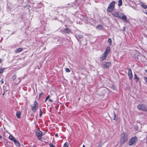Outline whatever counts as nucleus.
I'll list each match as a JSON object with an SVG mask.
<instances>
[{
  "instance_id": "nucleus-1",
  "label": "nucleus",
  "mask_w": 147,
  "mask_h": 147,
  "mask_svg": "<svg viewBox=\"0 0 147 147\" xmlns=\"http://www.w3.org/2000/svg\"><path fill=\"white\" fill-rule=\"evenodd\" d=\"M115 1H112L109 4L107 9L108 12H111L113 11L115 8Z\"/></svg>"
},
{
  "instance_id": "nucleus-2",
  "label": "nucleus",
  "mask_w": 147,
  "mask_h": 147,
  "mask_svg": "<svg viewBox=\"0 0 147 147\" xmlns=\"http://www.w3.org/2000/svg\"><path fill=\"white\" fill-rule=\"evenodd\" d=\"M137 107L139 110L143 111H147V107L144 104L139 105L137 106Z\"/></svg>"
},
{
  "instance_id": "nucleus-3",
  "label": "nucleus",
  "mask_w": 147,
  "mask_h": 147,
  "mask_svg": "<svg viewBox=\"0 0 147 147\" xmlns=\"http://www.w3.org/2000/svg\"><path fill=\"white\" fill-rule=\"evenodd\" d=\"M137 138H130L128 144L130 146L134 144L137 141Z\"/></svg>"
},
{
  "instance_id": "nucleus-4",
  "label": "nucleus",
  "mask_w": 147,
  "mask_h": 147,
  "mask_svg": "<svg viewBox=\"0 0 147 147\" xmlns=\"http://www.w3.org/2000/svg\"><path fill=\"white\" fill-rule=\"evenodd\" d=\"M38 107V104L37 101L35 100L32 106V111L35 112L37 109Z\"/></svg>"
},
{
  "instance_id": "nucleus-5",
  "label": "nucleus",
  "mask_w": 147,
  "mask_h": 147,
  "mask_svg": "<svg viewBox=\"0 0 147 147\" xmlns=\"http://www.w3.org/2000/svg\"><path fill=\"white\" fill-rule=\"evenodd\" d=\"M122 13L119 12L118 11H113L112 13V14L115 17L119 18Z\"/></svg>"
},
{
  "instance_id": "nucleus-6",
  "label": "nucleus",
  "mask_w": 147,
  "mask_h": 147,
  "mask_svg": "<svg viewBox=\"0 0 147 147\" xmlns=\"http://www.w3.org/2000/svg\"><path fill=\"white\" fill-rule=\"evenodd\" d=\"M119 19H121L124 22H128V21L127 19L126 16L123 13H122L120 16V18H119Z\"/></svg>"
},
{
  "instance_id": "nucleus-7",
  "label": "nucleus",
  "mask_w": 147,
  "mask_h": 147,
  "mask_svg": "<svg viewBox=\"0 0 147 147\" xmlns=\"http://www.w3.org/2000/svg\"><path fill=\"white\" fill-rule=\"evenodd\" d=\"M111 65V63L110 62H108L104 63L102 65V67L104 68H106L109 67Z\"/></svg>"
},
{
  "instance_id": "nucleus-8",
  "label": "nucleus",
  "mask_w": 147,
  "mask_h": 147,
  "mask_svg": "<svg viewBox=\"0 0 147 147\" xmlns=\"http://www.w3.org/2000/svg\"><path fill=\"white\" fill-rule=\"evenodd\" d=\"M36 134L38 138H41L42 135V132L39 130L38 129L36 131Z\"/></svg>"
},
{
  "instance_id": "nucleus-9",
  "label": "nucleus",
  "mask_w": 147,
  "mask_h": 147,
  "mask_svg": "<svg viewBox=\"0 0 147 147\" xmlns=\"http://www.w3.org/2000/svg\"><path fill=\"white\" fill-rule=\"evenodd\" d=\"M128 70V74L129 78L130 80H131L133 77L131 70L130 68H129Z\"/></svg>"
},
{
  "instance_id": "nucleus-10",
  "label": "nucleus",
  "mask_w": 147,
  "mask_h": 147,
  "mask_svg": "<svg viewBox=\"0 0 147 147\" xmlns=\"http://www.w3.org/2000/svg\"><path fill=\"white\" fill-rule=\"evenodd\" d=\"M4 137L7 138H14V137L8 132H5L4 134Z\"/></svg>"
},
{
  "instance_id": "nucleus-11",
  "label": "nucleus",
  "mask_w": 147,
  "mask_h": 147,
  "mask_svg": "<svg viewBox=\"0 0 147 147\" xmlns=\"http://www.w3.org/2000/svg\"><path fill=\"white\" fill-rule=\"evenodd\" d=\"M17 146H20V143L18 142V141H17L15 138H9Z\"/></svg>"
},
{
  "instance_id": "nucleus-12",
  "label": "nucleus",
  "mask_w": 147,
  "mask_h": 147,
  "mask_svg": "<svg viewBox=\"0 0 147 147\" xmlns=\"http://www.w3.org/2000/svg\"><path fill=\"white\" fill-rule=\"evenodd\" d=\"M110 51V48L109 46H108L106 48L104 53L107 55L109 53Z\"/></svg>"
},
{
  "instance_id": "nucleus-13",
  "label": "nucleus",
  "mask_w": 147,
  "mask_h": 147,
  "mask_svg": "<svg viewBox=\"0 0 147 147\" xmlns=\"http://www.w3.org/2000/svg\"><path fill=\"white\" fill-rule=\"evenodd\" d=\"M107 55L103 53L102 55V56L100 57V59L102 61H104L107 58Z\"/></svg>"
},
{
  "instance_id": "nucleus-14",
  "label": "nucleus",
  "mask_w": 147,
  "mask_h": 147,
  "mask_svg": "<svg viewBox=\"0 0 147 147\" xmlns=\"http://www.w3.org/2000/svg\"><path fill=\"white\" fill-rule=\"evenodd\" d=\"M140 5L144 8L145 9H147V5L146 4H144L141 1H140Z\"/></svg>"
},
{
  "instance_id": "nucleus-15",
  "label": "nucleus",
  "mask_w": 147,
  "mask_h": 147,
  "mask_svg": "<svg viewBox=\"0 0 147 147\" xmlns=\"http://www.w3.org/2000/svg\"><path fill=\"white\" fill-rule=\"evenodd\" d=\"M22 48H18L15 50V53H19L22 51Z\"/></svg>"
},
{
  "instance_id": "nucleus-16",
  "label": "nucleus",
  "mask_w": 147,
  "mask_h": 147,
  "mask_svg": "<svg viewBox=\"0 0 147 147\" xmlns=\"http://www.w3.org/2000/svg\"><path fill=\"white\" fill-rule=\"evenodd\" d=\"M134 79L136 80L135 82H138L139 80V78L137 77V75L136 74H134Z\"/></svg>"
},
{
  "instance_id": "nucleus-17",
  "label": "nucleus",
  "mask_w": 147,
  "mask_h": 147,
  "mask_svg": "<svg viewBox=\"0 0 147 147\" xmlns=\"http://www.w3.org/2000/svg\"><path fill=\"white\" fill-rule=\"evenodd\" d=\"M96 29L100 30H102L103 28L102 25H98L96 26Z\"/></svg>"
},
{
  "instance_id": "nucleus-18",
  "label": "nucleus",
  "mask_w": 147,
  "mask_h": 147,
  "mask_svg": "<svg viewBox=\"0 0 147 147\" xmlns=\"http://www.w3.org/2000/svg\"><path fill=\"white\" fill-rule=\"evenodd\" d=\"M21 114V113L19 111L17 112L16 113V116L17 117L18 119H20Z\"/></svg>"
},
{
  "instance_id": "nucleus-19",
  "label": "nucleus",
  "mask_w": 147,
  "mask_h": 147,
  "mask_svg": "<svg viewBox=\"0 0 147 147\" xmlns=\"http://www.w3.org/2000/svg\"><path fill=\"white\" fill-rule=\"evenodd\" d=\"M82 38V36L80 34H79L76 36V38L78 40H79V39H80L81 38Z\"/></svg>"
},
{
  "instance_id": "nucleus-20",
  "label": "nucleus",
  "mask_w": 147,
  "mask_h": 147,
  "mask_svg": "<svg viewBox=\"0 0 147 147\" xmlns=\"http://www.w3.org/2000/svg\"><path fill=\"white\" fill-rule=\"evenodd\" d=\"M127 137V135L126 133H124L121 135V138H126Z\"/></svg>"
},
{
  "instance_id": "nucleus-21",
  "label": "nucleus",
  "mask_w": 147,
  "mask_h": 147,
  "mask_svg": "<svg viewBox=\"0 0 147 147\" xmlns=\"http://www.w3.org/2000/svg\"><path fill=\"white\" fill-rule=\"evenodd\" d=\"M118 5L119 7H120L122 5V0H119L118 1Z\"/></svg>"
},
{
  "instance_id": "nucleus-22",
  "label": "nucleus",
  "mask_w": 147,
  "mask_h": 147,
  "mask_svg": "<svg viewBox=\"0 0 147 147\" xmlns=\"http://www.w3.org/2000/svg\"><path fill=\"white\" fill-rule=\"evenodd\" d=\"M64 31L67 33H69L70 31V30L68 28H65L64 29Z\"/></svg>"
},
{
  "instance_id": "nucleus-23",
  "label": "nucleus",
  "mask_w": 147,
  "mask_h": 147,
  "mask_svg": "<svg viewBox=\"0 0 147 147\" xmlns=\"http://www.w3.org/2000/svg\"><path fill=\"white\" fill-rule=\"evenodd\" d=\"M5 70V68H1L0 69V74L3 73Z\"/></svg>"
},
{
  "instance_id": "nucleus-24",
  "label": "nucleus",
  "mask_w": 147,
  "mask_h": 147,
  "mask_svg": "<svg viewBox=\"0 0 147 147\" xmlns=\"http://www.w3.org/2000/svg\"><path fill=\"white\" fill-rule=\"evenodd\" d=\"M108 42L109 43V45H111L112 43L111 40V38H109L108 39Z\"/></svg>"
},
{
  "instance_id": "nucleus-25",
  "label": "nucleus",
  "mask_w": 147,
  "mask_h": 147,
  "mask_svg": "<svg viewBox=\"0 0 147 147\" xmlns=\"http://www.w3.org/2000/svg\"><path fill=\"white\" fill-rule=\"evenodd\" d=\"M68 145H69L68 143L67 142H66L64 144L63 147H68Z\"/></svg>"
},
{
  "instance_id": "nucleus-26",
  "label": "nucleus",
  "mask_w": 147,
  "mask_h": 147,
  "mask_svg": "<svg viewBox=\"0 0 147 147\" xmlns=\"http://www.w3.org/2000/svg\"><path fill=\"white\" fill-rule=\"evenodd\" d=\"M116 114L115 113H114V117H113V119L114 120H115V121H116Z\"/></svg>"
},
{
  "instance_id": "nucleus-27",
  "label": "nucleus",
  "mask_w": 147,
  "mask_h": 147,
  "mask_svg": "<svg viewBox=\"0 0 147 147\" xmlns=\"http://www.w3.org/2000/svg\"><path fill=\"white\" fill-rule=\"evenodd\" d=\"M65 70L67 72H70V69L68 68H65Z\"/></svg>"
},
{
  "instance_id": "nucleus-28",
  "label": "nucleus",
  "mask_w": 147,
  "mask_h": 147,
  "mask_svg": "<svg viewBox=\"0 0 147 147\" xmlns=\"http://www.w3.org/2000/svg\"><path fill=\"white\" fill-rule=\"evenodd\" d=\"M42 110L41 109H40V117H41L42 116Z\"/></svg>"
},
{
  "instance_id": "nucleus-29",
  "label": "nucleus",
  "mask_w": 147,
  "mask_h": 147,
  "mask_svg": "<svg viewBox=\"0 0 147 147\" xmlns=\"http://www.w3.org/2000/svg\"><path fill=\"white\" fill-rule=\"evenodd\" d=\"M16 75H14L12 76V79L13 80H14L15 79H16Z\"/></svg>"
},
{
  "instance_id": "nucleus-30",
  "label": "nucleus",
  "mask_w": 147,
  "mask_h": 147,
  "mask_svg": "<svg viewBox=\"0 0 147 147\" xmlns=\"http://www.w3.org/2000/svg\"><path fill=\"white\" fill-rule=\"evenodd\" d=\"M50 96H47L45 101V102H46L47 100H48Z\"/></svg>"
},
{
  "instance_id": "nucleus-31",
  "label": "nucleus",
  "mask_w": 147,
  "mask_h": 147,
  "mask_svg": "<svg viewBox=\"0 0 147 147\" xmlns=\"http://www.w3.org/2000/svg\"><path fill=\"white\" fill-rule=\"evenodd\" d=\"M144 79L145 82L147 83V77H144Z\"/></svg>"
},
{
  "instance_id": "nucleus-32",
  "label": "nucleus",
  "mask_w": 147,
  "mask_h": 147,
  "mask_svg": "<svg viewBox=\"0 0 147 147\" xmlns=\"http://www.w3.org/2000/svg\"><path fill=\"white\" fill-rule=\"evenodd\" d=\"M44 94V93L43 92H41V94H40L39 96V97L40 98L41 97V96L42 95H43Z\"/></svg>"
},
{
  "instance_id": "nucleus-33",
  "label": "nucleus",
  "mask_w": 147,
  "mask_h": 147,
  "mask_svg": "<svg viewBox=\"0 0 147 147\" xmlns=\"http://www.w3.org/2000/svg\"><path fill=\"white\" fill-rule=\"evenodd\" d=\"M135 129H136V131L138 130V128L137 126H135Z\"/></svg>"
},
{
  "instance_id": "nucleus-34",
  "label": "nucleus",
  "mask_w": 147,
  "mask_h": 147,
  "mask_svg": "<svg viewBox=\"0 0 147 147\" xmlns=\"http://www.w3.org/2000/svg\"><path fill=\"white\" fill-rule=\"evenodd\" d=\"M49 145L50 147H55V146L51 144H50Z\"/></svg>"
},
{
  "instance_id": "nucleus-35",
  "label": "nucleus",
  "mask_w": 147,
  "mask_h": 147,
  "mask_svg": "<svg viewBox=\"0 0 147 147\" xmlns=\"http://www.w3.org/2000/svg\"><path fill=\"white\" fill-rule=\"evenodd\" d=\"M20 81H21V80H20V78H19V79H18V81L17 82H16V84L18 83L19 82H20Z\"/></svg>"
},
{
  "instance_id": "nucleus-36",
  "label": "nucleus",
  "mask_w": 147,
  "mask_h": 147,
  "mask_svg": "<svg viewBox=\"0 0 147 147\" xmlns=\"http://www.w3.org/2000/svg\"><path fill=\"white\" fill-rule=\"evenodd\" d=\"M1 84H3V83L4 82H3V79H2L1 81Z\"/></svg>"
},
{
  "instance_id": "nucleus-37",
  "label": "nucleus",
  "mask_w": 147,
  "mask_h": 147,
  "mask_svg": "<svg viewBox=\"0 0 147 147\" xmlns=\"http://www.w3.org/2000/svg\"><path fill=\"white\" fill-rule=\"evenodd\" d=\"M58 134L57 133H56L55 134V136L56 137H59V136H58Z\"/></svg>"
},
{
  "instance_id": "nucleus-38",
  "label": "nucleus",
  "mask_w": 147,
  "mask_h": 147,
  "mask_svg": "<svg viewBox=\"0 0 147 147\" xmlns=\"http://www.w3.org/2000/svg\"><path fill=\"white\" fill-rule=\"evenodd\" d=\"M49 102H53V100H52L51 99H50L49 100Z\"/></svg>"
},
{
  "instance_id": "nucleus-39",
  "label": "nucleus",
  "mask_w": 147,
  "mask_h": 147,
  "mask_svg": "<svg viewBox=\"0 0 147 147\" xmlns=\"http://www.w3.org/2000/svg\"><path fill=\"white\" fill-rule=\"evenodd\" d=\"M140 124H141L140 123H137V125H140Z\"/></svg>"
},
{
  "instance_id": "nucleus-40",
  "label": "nucleus",
  "mask_w": 147,
  "mask_h": 147,
  "mask_svg": "<svg viewBox=\"0 0 147 147\" xmlns=\"http://www.w3.org/2000/svg\"><path fill=\"white\" fill-rule=\"evenodd\" d=\"M38 139L39 140H41V138H38Z\"/></svg>"
},
{
  "instance_id": "nucleus-41",
  "label": "nucleus",
  "mask_w": 147,
  "mask_h": 147,
  "mask_svg": "<svg viewBox=\"0 0 147 147\" xmlns=\"http://www.w3.org/2000/svg\"><path fill=\"white\" fill-rule=\"evenodd\" d=\"M4 92H3V93L2 94L3 95H4Z\"/></svg>"
},
{
  "instance_id": "nucleus-42",
  "label": "nucleus",
  "mask_w": 147,
  "mask_h": 147,
  "mask_svg": "<svg viewBox=\"0 0 147 147\" xmlns=\"http://www.w3.org/2000/svg\"><path fill=\"white\" fill-rule=\"evenodd\" d=\"M145 13L147 15V11H146Z\"/></svg>"
},
{
  "instance_id": "nucleus-43",
  "label": "nucleus",
  "mask_w": 147,
  "mask_h": 147,
  "mask_svg": "<svg viewBox=\"0 0 147 147\" xmlns=\"http://www.w3.org/2000/svg\"><path fill=\"white\" fill-rule=\"evenodd\" d=\"M83 147H85V146L84 145H83Z\"/></svg>"
},
{
  "instance_id": "nucleus-44",
  "label": "nucleus",
  "mask_w": 147,
  "mask_h": 147,
  "mask_svg": "<svg viewBox=\"0 0 147 147\" xmlns=\"http://www.w3.org/2000/svg\"><path fill=\"white\" fill-rule=\"evenodd\" d=\"M133 138H137L136 137V136H135L134 137H133Z\"/></svg>"
},
{
  "instance_id": "nucleus-45",
  "label": "nucleus",
  "mask_w": 147,
  "mask_h": 147,
  "mask_svg": "<svg viewBox=\"0 0 147 147\" xmlns=\"http://www.w3.org/2000/svg\"><path fill=\"white\" fill-rule=\"evenodd\" d=\"M98 147H101L100 146H99Z\"/></svg>"
},
{
  "instance_id": "nucleus-46",
  "label": "nucleus",
  "mask_w": 147,
  "mask_h": 147,
  "mask_svg": "<svg viewBox=\"0 0 147 147\" xmlns=\"http://www.w3.org/2000/svg\"><path fill=\"white\" fill-rule=\"evenodd\" d=\"M121 143L122 144L123 143V142H121Z\"/></svg>"
},
{
  "instance_id": "nucleus-47",
  "label": "nucleus",
  "mask_w": 147,
  "mask_h": 147,
  "mask_svg": "<svg viewBox=\"0 0 147 147\" xmlns=\"http://www.w3.org/2000/svg\"><path fill=\"white\" fill-rule=\"evenodd\" d=\"M146 71L147 72V70Z\"/></svg>"
}]
</instances>
